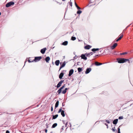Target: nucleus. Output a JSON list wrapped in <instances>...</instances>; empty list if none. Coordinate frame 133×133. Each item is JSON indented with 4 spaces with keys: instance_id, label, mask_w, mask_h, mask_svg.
<instances>
[{
    "instance_id": "nucleus-1",
    "label": "nucleus",
    "mask_w": 133,
    "mask_h": 133,
    "mask_svg": "<svg viewBox=\"0 0 133 133\" xmlns=\"http://www.w3.org/2000/svg\"><path fill=\"white\" fill-rule=\"evenodd\" d=\"M117 60L119 63H123L128 61V59L124 58H118L117 59Z\"/></svg>"
},
{
    "instance_id": "nucleus-2",
    "label": "nucleus",
    "mask_w": 133,
    "mask_h": 133,
    "mask_svg": "<svg viewBox=\"0 0 133 133\" xmlns=\"http://www.w3.org/2000/svg\"><path fill=\"white\" fill-rule=\"evenodd\" d=\"M14 3L13 2H10L7 3L5 5L6 7L7 8L9 7L12 5H14Z\"/></svg>"
},
{
    "instance_id": "nucleus-3",
    "label": "nucleus",
    "mask_w": 133,
    "mask_h": 133,
    "mask_svg": "<svg viewBox=\"0 0 133 133\" xmlns=\"http://www.w3.org/2000/svg\"><path fill=\"white\" fill-rule=\"evenodd\" d=\"M41 58L42 57L41 56L35 57L34 60V61L35 62H37L40 61Z\"/></svg>"
},
{
    "instance_id": "nucleus-4",
    "label": "nucleus",
    "mask_w": 133,
    "mask_h": 133,
    "mask_svg": "<svg viewBox=\"0 0 133 133\" xmlns=\"http://www.w3.org/2000/svg\"><path fill=\"white\" fill-rule=\"evenodd\" d=\"M65 87V85H64L62 86L57 91V92H58V94L59 95L61 92L62 90Z\"/></svg>"
},
{
    "instance_id": "nucleus-5",
    "label": "nucleus",
    "mask_w": 133,
    "mask_h": 133,
    "mask_svg": "<svg viewBox=\"0 0 133 133\" xmlns=\"http://www.w3.org/2000/svg\"><path fill=\"white\" fill-rule=\"evenodd\" d=\"M64 80L61 81L57 84V88L59 87L62 84Z\"/></svg>"
},
{
    "instance_id": "nucleus-6",
    "label": "nucleus",
    "mask_w": 133,
    "mask_h": 133,
    "mask_svg": "<svg viewBox=\"0 0 133 133\" xmlns=\"http://www.w3.org/2000/svg\"><path fill=\"white\" fill-rule=\"evenodd\" d=\"M64 80L61 81L57 84V88L59 87L62 84Z\"/></svg>"
},
{
    "instance_id": "nucleus-7",
    "label": "nucleus",
    "mask_w": 133,
    "mask_h": 133,
    "mask_svg": "<svg viewBox=\"0 0 133 133\" xmlns=\"http://www.w3.org/2000/svg\"><path fill=\"white\" fill-rule=\"evenodd\" d=\"M61 66L60 67L59 70L62 68L64 67L66 63L64 61L62 64H61V63H60Z\"/></svg>"
},
{
    "instance_id": "nucleus-8",
    "label": "nucleus",
    "mask_w": 133,
    "mask_h": 133,
    "mask_svg": "<svg viewBox=\"0 0 133 133\" xmlns=\"http://www.w3.org/2000/svg\"><path fill=\"white\" fill-rule=\"evenodd\" d=\"M85 54H82L81 55V57L82 59H83L85 60L87 59V58L86 57Z\"/></svg>"
},
{
    "instance_id": "nucleus-9",
    "label": "nucleus",
    "mask_w": 133,
    "mask_h": 133,
    "mask_svg": "<svg viewBox=\"0 0 133 133\" xmlns=\"http://www.w3.org/2000/svg\"><path fill=\"white\" fill-rule=\"evenodd\" d=\"M74 72V70L72 69L70 70L69 72V76H70L72 75Z\"/></svg>"
},
{
    "instance_id": "nucleus-10",
    "label": "nucleus",
    "mask_w": 133,
    "mask_h": 133,
    "mask_svg": "<svg viewBox=\"0 0 133 133\" xmlns=\"http://www.w3.org/2000/svg\"><path fill=\"white\" fill-rule=\"evenodd\" d=\"M46 50V49L45 48L41 49V52L43 54H44Z\"/></svg>"
},
{
    "instance_id": "nucleus-11",
    "label": "nucleus",
    "mask_w": 133,
    "mask_h": 133,
    "mask_svg": "<svg viewBox=\"0 0 133 133\" xmlns=\"http://www.w3.org/2000/svg\"><path fill=\"white\" fill-rule=\"evenodd\" d=\"M91 69L90 68H87L86 71L85 72V73L86 74H87L89 73L91 71Z\"/></svg>"
},
{
    "instance_id": "nucleus-12",
    "label": "nucleus",
    "mask_w": 133,
    "mask_h": 133,
    "mask_svg": "<svg viewBox=\"0 0 133 133\" xmlns=\"http://www.w3.org/2000/svg\"><path fill=\"white\" fill-rule=\"evenodd\" d=\"M92 54H93V53L92 52H89L88 53L85 54V55L87 57H89L91 55H92Z\"/></svg>"
},
{
    "instance_id": "nucleus-13",
    "label": "nucleus",
    "mask_w": 133,
    "mask_h": 133,
    "mask_svg": "<svg viewBox=\"0 0 133 133\" xmlns=\"http://www.w3.org/2000/svg\"><path fill=\"white\" fill-rule=\"evenodd\" d=\"M91 47V46L89 45L86 46L84 47V48L86 49H89Z\"/></svg>"
},
{
    "instance_id": "nucleus-14",
    "label": "nucleus",
    "mask_w": 133,
    "mask_h": 133,
    "mask_svg": "<svg viewBox=\"0 0 133 133\" xmlns=\"http://www.w3.org/2000/svg\"><path fill=\"white\" fill-rule=\"evenodd\" d=\"M117 45V44L116 43H115L111 47V48L112 49H114L115 48Z\"/></svg>"
},
{
    "instance_id": "nucleus-15",
    "label": "nucleus",
    "mask_w": 133,
    "mask_h": 133,
    "mask_svg": "<svg viewBox=\"0 0 133 133\" xmlns=\"http://www.w3.org/2000/svg\"><path fill=\"white\" fill-rule=\"evenodd\" d=\"M64 75V74L63 72H61L59 75V78L60 79H61L62 77Z\"/></svg>"
},
{
    "instance_id": "nucleus-16",
    "label": "nucleus",
    "mask_w": 133,
    "mask_h": 133,
    "mask_svg": "<svg viewBox=\"0 0 133 133\" xmlns=\"http://www.w3.org/2000/svg\"><path fill=\"white\" fill-rule=\"evenodd\" d=\"M50 58L48 56L45 58V60L47 63L49 62V61L50 60Z\"/></svg>"
},
{
    "instance_id": "nucleus-17",
    "label": "nucleus",
    "mask_w": 133,
    "mask_h": 133,
    "mask_svg": "<svg viewBox=\"0 0 133 133\" xmlns=\"http://www.w3.org/2000/svg\"><path fill=\"white\" fill-rule=\"evenodd\" d=\"M118 121V119H117L114 120L113 122V123L114 124H116L117 123Z\"/></svg>"
},
{
    "instance_id": "nucleus-18",
    "label": "nucleus",
    "mask_w": 133,
    "mask_h": 133,
    "mask_svg": "<svg viewBox=\"0 0 133 133\" xmlns=\"http://www.w3.org/2000/svg\"><path fill=\"white\" fill-rule=\"evenodd\" d=\"M59 63V60H57L55 61V64L57 66H58Z\"/></svg>"
},
{
    "instance_id": "nucleus-19",
    "label": "nucleus",
    "mask_w": 133,
    "mask_h": 133,
    "mask_svg": "<svg viewBox=\"0 0 133 133\" xmlns=\"http://www.w3.org/2000/svg\"><path fill=\"white\" fill-rule=\"evenodd\" d=\"M120 35H121L120 36L118 39H117V40L116 41V42H117L118 41H119V40H120L123 37V34H121Z\"/></svg>"
},
{
    "instance_id": "nucleus-20",
    "label": "nucleus",
    "mask_w": 133,
    "mask_h": 133,
    "mask_svg": "<svg viewBox=\"0 0 133 133\" xmlns=\"http://www.w3.org/2000/svg\"><path fill=\"white\" fill-rule=\"evenodd\" d=\"M59 105V101H57L56 102L55 106V108L56 109V108L58 107Z\"/></svg>"
},
{
    "instance_id": "nucleus-21",
    "label": "nucleus",
    "mask_w": 133,
    "mask_h": 133,
    "mask_svg": "<svg viewBox=\"0 0 133 133\" xmlns=\"http://www.w3.org/2000/svg\"><path fill=\"white\" fill-rule=\"evenodd\" d=\"M58 116V114L56 115H53L52 119H56Z\"/></svg>"
},
{
    "instance_id": "nucleus-22",
    "label": "nucleus",
    "mask_w": 133,
    "mask_h": 133,
    "mask_svg": "<svg viewBox=\"0 0 133 133\" xmlns=\"http://www.w3.org/2000/svg\"><path fill=\"white\" fill-rule=\"evenodd\" d=\"M95 65L97 66L101 65L102 64V63H98L97 62H96L95 63Z\"/></svg>"
},
{
    "instance_id": "nucleus-23",
    "label": "nucleus",
    "mask_w": 133,
    "mask_h": 133,
    "mask_svg": "<svg viewBox=\"0 0 133 133\" xmlns=\"http://www.w3.org/2000/svg\"><path fill=\"white\" fill-rule=\"evenodd\" d=\"M68 43V42L67 41H65L63 42L62 44V45H67Z\"/></svg>"
},
{
    "instance_id": "nucleus-24",
    "label": "nucleus",
    "mask_w": 133,
    "mask_h": 133,
    "mask_svg": "<svg viewBox=\"0 0 133 133\" xmlns=\"http://www.w3.org/2000/svg\"><path fill=\"white\" fill-rule=\"evenodd\" d=\"M61 114L63 117H64L65 116V114L64 113V111L63 110H62V111L61 112Z\"/></svg>"
},
{
    "instance_id": "nucleus-25",
    "label": "nucleus",
    "mask_w": 133,
    "mask_h": 133,
    "mask_svg": "<svg viewBox=\"0 0 133 133\" xmlns=\"http://www.w3.org/2000/svg\"><path fill=\"white\" fill-rule=\"evenodd\" d=\"M57 125V124L56 123L54 124L51 127L52 128H54Z\"/></svg>"
},
{
    "instance_id": "nucleus-26",
    "label": "nucleus",
    "mask_w": 133,
    "mask_h": 133,
    "mask_svg": "<svg viewBox=\"0 0 133 133\" xmlns=\"http://www.w3.org/2000/svg\"><path fill=\"white\" fill-rule=\"evenodd\" d=\"M99 49L98 48H94L92 49L91 50L93 51H95L98 50Z\"/></svg>"
},
{
    "instance_id": "nucleus-27",
    "label": "nucleus",
    "mask_w": 133,
    "mask_h": 133,
    "mask_svg": "<svg viewBox=\"0 0 133 133\" xmlns=\"http://www.w3.org/2000/svg\"><path fill=\"white\" fill-rule=\"evenodd\" d=\"M78 72H81L82 71V68H78Z\"/></svg>"
},
{
    "instance_id": "nucleus-28",
    "label": "nucleus",
    "mask_w": 133,
    "mask_h": 133,
    "mask_svg": "<svg viewBox=\"0 0 133 133\" xmlns=\"http://www.w3.org/2000/svg\"><path fill=\"white\" fill-rule=\"evenodd\" d=\"M75 4L78 9H81V8L77 5L76 2L75 3Z\"/></svg>"
},
{
    "instance_id": "nucleus-29",
    "label": "nucleus",
    "mask_w": 133,
    "mask_h": 133,
    "mask_svg": "<svg viewBox=\"0 0 133 133\" xmlns=\"http://www.w3.org/2000/svg\"><path fill=\"white\" fill-rule=\"evenodd\" d=\"M82 11H81L80 10H78L77 12V14H81L82 13Z\"/></svg>"
},
{
    "instance_id": "nucleus-30",
    "label": "nucleus",
    "mask_w": 133,
    "mask_h": 133,
    "mask_svg": "<svg viewBox=\"0 0 133 133\" xmlns=\"http://www.w3.org/2000/svg\"><path fill=\"white\" fill-rule=\"evenodd\" d=\"M76 39V38L75 37L72 36L71 38V39L73 41L75 40Z\"/></svg>"
},
{
    "instance_id": "nucleus-31",
    "label": "nucleus",
    "mask_w": 133,
    "mask_h": 133,
    "mask_svg": "<svg viewBox=\"0 0 133 133\" xmlns=\"http://www.w3.org/2000/svg\"><path fill=\"white\" fill-rule=\"evenodd\" d=\"M62 108H61V109H59L58 110V113H59L60 112H61L62 111Z\"/></svg>"
},
{
    "instance_id": "nucleus-32",
    "label": "nucleus",
    "mask_w": 133,
    "mask_h": 133,
    "mask_svg": "<svg viewBox=\"0 0 133 133\" xmlns=\"http://www.w3.org/2000/svg\"><path fill=\"white\" fill-rule=\"evenodd\" d=\"M66 92V91H65V90H64L62 91V93L63 94H65Z\"/></svg>"
},
{
    "instance_id": "nucleus-33",
    "label": "nucleus",
    "mask_w": 133,
    "mask_h": 133,
    "mask_svg": "<svg viewBox=\"0 0 133 133\" xmlns=\"http://www.w3.org/2000/svg\"><path fill=\"white\" fill-rule=\"evenodd\" d=\"M127 53V52H123V53H121L120 54V55H125V54H126Z\"/></svg>"
},
{
    "instance_id": "nucleus-34",
    "label": "nucleus",
    "mask_w": 133,
    "mask_h": 133,
    "mask_svg": "<svg viewBox=\"0 0 133 133\" xmlns=\"http://www.w3.org/2000/svg\"><path fill=\"white\" fill-rule=\"evenodd\" d=\"M118 133H121L120 132V129L119 127L118 128Z\"/></svg>"
},
{
    "instance_id": "nucleus-35",
    "label": "nucleus",
    "mask_w": 133,
    "mask_h": 133,
    "mask_svg": "<svg viewBox=\"0 0 133 133\" xmlns=\"http://www.w3.org/2000/svg\"><path fill=\"white\" fill-rule=\"evenodd\" d=\"M118 118L119 119H122L123 118V116H119V117Z\"/></svg>"
},
{
    "instance_id": "nucleus-36",
    "label": "nucleus",
    "mask_w": 133,
    "mask_h": 133,
    "mask_svg": "<svg viewBox=\"0 0 133 133\" xmlns=\"http://www.w3.org/2000/svg\"><path fill=\"white\" fill-rule=\"evenodd\" d=\"M69 4L71 6H72V2H70L69 3Z\"/></svg>"
},
{
    "instance_id": "nucleus-37",
    "label": "nucleus",
    "mask_w": 133,
    "mask_h": 133,
    "mask_svg": "<svg viewBox=\"0 0 133 133\" xmlns=\"http://www.w3.org/2000/svg\"><path fill=\"white\" fill-rule=\"evenodd\" d=\"M115 127H114V128H112V130L114 132L115 131Z\"/></svg>"
},
{
    "instance_id": "nucleus-38",
    "label": "nucleus",
    "mask_w": 133,
    "mask_h": 133,
    "mask_svg": "<svg viewBox=\"0 0 133 133\" xmlns=\"http://www.w3.org/2000/svg\"><path fill=\"white\" fill-rule=\"evenodd\" d=\"M106 122L108 123H110V122L109 120H106Z\"/></svg>"
},
{
    "instance_id": "nucleus-39",
    "label": "nucleus",
    "mask_w": 133,
    "mask_h": 133,
    "mask_svg": "<svg viewBox=\"0 0 133 133\" xmlns=\"http://www.w3.org/2000/svg\"><path fill=\"white\" fill-rule=\"evenodd\" d=\"M128 61V62L129 63H130L132 62V61H130L128 59V61Z\"/></svg>"
},
{
    "instance_id": "nucleus-40",
    "label": "nucleus",
    "mask_w": 133,
    "mask_h": 133,
    "mask_svg": "<svg viewBox=\"0 0 133 133\" xmlns=\"http://www.w3.org/2000/svg\"><path fill=\"white\" fill-rule=\"evenodd\" d=\"M53 108L52 107V106L51 108V111H53Z\"/></svg>"
},
{
    "instance_id": "nucleus-41",
    "label": "nucleus",
    "mask_w": 133,
    "mask_h": 133,
    "mask_svg": "<svg viewBox=\"0 0 133 133\" xmlns=\"http://www.w3.org/2000/svg\"><path fill=\"white\" fill-rule=\"evenodd\" d=\"M6 133H10L9 131L8 130L6 131Z\"/></svg>"
},
{
    "instance_id": "nucleus-42",
    "label": "nucleus",
    "mask_w": 133,
    "mask_h": 133,
    "mask_svg": "<svg viewBox=\"0 0 133 133\" xmlns=\"http://www.w3.org/2000/svg\"><path fill=\"white\" fill-rule=\"evenodd\" d=\"M68 89V88H65V91H67V90Z\"/></svg>"
},
{
    "instance_id": "nucleus-43",
    "label": "nucleus",
    "mask_w": 133,
    "mask_h": 133,
    "mask_svg": "<svg viewBox=\"0 0 133 133\" xmlns=\"http://www.w3.org/2000/svg\"><path fill=\"white\" fill-rule=\"evenodd\" d=\"M45 131L46 133L47 132V130L46 129L45 130Z\"/></svg>"
},
{
    "instance_id": "nucleus-44",
    "label": "nucleus",
    "mask_w": 133,
    "mask_h": 133,
    "mask_svg": "<svg viewBox=\"0 0 133 133\" xmlns=\"http://www.w3.org/2000/svg\"><path fill=\"white\" fill-rule=\"evenodd\" d=\"M28 62H29V63H30V62H32V61H30L29 60H28Z\"/></svg>"
},
{
    "instance_id": "nucleus-45",
    "label": "nucleus",
    "mask_w": 133,
    "mask_h": 133,
    "mask_svg": "<svg viewBox=\"0 0 133 133\" xmlns=\"http://www.w3.org/2000/svg\"><path fill=\"white\" fill-rule=\"evenodd\" d=\"M130 25H129L126 28V29H127V28H128L130 26Z\"/></svg>"
},
{
    "instance_id": "nucleus-46",
    "label": "nucleus",
    "mask_w": 133,
    "mask_h": 133,
    "mask_svg": "<svg viewBox=\"0 0 133 133\" xmlns=\"http://www.w3.org/2000/svg\"><path fill=\"white\" fill-rule=\"evenodd\" d=\"M105 125H106L107 126H108V124L106 123H105Z\"/></svg>"
},
{
    "instance_id": "nucleus-47",
    "label": "nucleus",
    "mask_w": 133,
    "mask_h": 133,
    "mask_svg": "<svg viewBox=\"0 0 133 133\" xmlns=\"http://www.w3.org/2000/svg\"><path fill=\"white\" fill-rule=\"evenodd\" d=\"M62 106H64V105L63 104H63H62Z\"/></svg>"
},
{
    "instance_id": "nucleus-48",
    "label": "nucleus",
    "mask_w": 133,
    "mask_h": 133,
    "mask_svg": "<svg viewBox=\"0 0 133 133\" xmlns=\"http://www.w3.org/2000/svg\"><path fill=\"white\" fill-rule=\"evenodd\" d=\"M63 1H65V0H62Z\"/></svg>"
},
{
    "instance_id": "nucleus-49",
    "label": "nucleus",
    "mask_w": 133,
    "mask_h": 133,
    "mask_svg": "<svg viewBox=\"0 0 133 133\" xmlns=\"http://www.w3.org/2000/svg\"><path fill=\"white\" fill-rule=\"evenodd\" d=\"M107 128H108V126H107Z\"/></svg>"
},
{
    "instance_id": "nucleus-50",
    "label": "nucleus",
    "mask_w": 133,
    "mask_h": 133,
    "mask_svg": "<svg viewBox=\"0 0 133 133\" xmlns=\"http://www.w3.org/2000/svg\"><path fill=\"white\" fill-rule=\"evenodd\" d=\"M50 133H52V132H51Z\"/></svg>"
}]
</instances>
